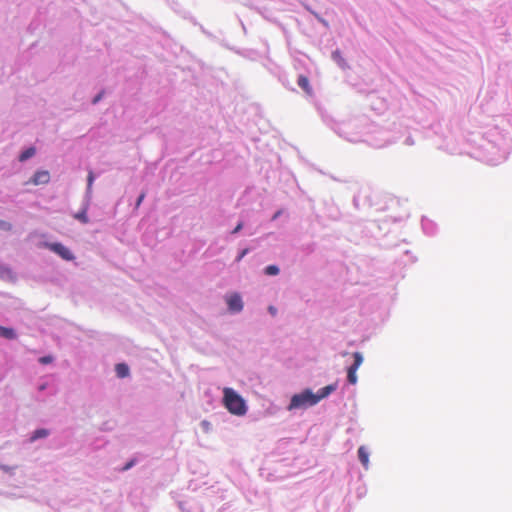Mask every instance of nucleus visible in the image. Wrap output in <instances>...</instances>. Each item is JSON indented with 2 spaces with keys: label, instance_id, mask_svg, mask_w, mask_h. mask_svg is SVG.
<instances>
[{
  "label": "nucleus",
  "instance_id": "1",
  "mask_svg": "<svg viewBox=\"0 0 512 512\" xmlns=\"http://www.w3.org/2000/svg\"><path fill=\"white\" fill-rule=\"evenodd\" d=\"M316 110L323 123L335 134L352 143L366 142L367 121L362 117H353L343 121H336L320 104H315Z\"/></svg>",
  "mask_w": 512,
  "mask_h": 512
},
{
  "label": "nucleus",
  "instance_id": "2",
  "mask_svg": "<svg viewBox=\"0 0 512 512\" xmlns=\"http://www.w3.org/2000/svg\"><path fill=\"white\" fill-rule=\"evenodd\" d=\"M222 403L231 414L236 416H244L248 411V406L244 398L230 387L223 389Z\"/></svg>",
  "mask_w": 512,
  "mask_h": 512
},
{
  "label": "nucleus",
  "instance_id": "3",
  "mask_svg": "<svg viewBox=\"0 0 512 512\" xmlns=\"http://www.w3.org/2000/svg\"><path fill=\"white\" fill-rule=\"evenodd\" d=\"M315 405H317L315 394L311 388L306 387L290 397L287 410H306Z\"/></svg>",
  "mask_w": 512,
  "mask_h": 512
},
{
  "label": "nucleus",
  "instance_id": "4",
  "mask_svg": "<svg viewBox=\"0 0 512 512\" xmlns=\"http://www.w3.org/2000/svg\"><path fill=\"white\" fill-rule=\"evenodd\" d=\"M38 247L48 249L64 261L69 262L75 259V255L71 249L59 241H41L39 242Z\"/></svg>",
  "mask_w": 512,
  "mask_h": 512
},
{
  "label": "nucleus",
  "instance_id": "5",
  "mask_svg": "<svg viewBox=\"0 0 512 512\" xmlns=\"http://www.w3.org/2000/svg\"><path fill=\"white\" fill-rule=\"evenodd\" d=\"M509 9L512 10V7L501 6L499 12L497 13L494 23L497 29L508 26L504 32H501L502 35L512 37V14L510 15Z\"/></svg>",
  "mask_w": 512,
  "mask_h": 512
},
{
  "label": "nucleus",
  "instance_id": "6",
  "mask_svg": "<svg viewBox=\"0 0 512 512\" xmlns=\"http://www.w3.org/2000/svg\"><path fill=\"white\" fill-rule=\"evenodd\" d=\"M226 305L231 314L240 313L244 307L242 296L238 292L228 295L226 297Z\"/></svg>",
  "mask_w": 512,
  "mask_h": 512
},
{
  "label": "nucleus",
  "instance_id": "7",
  "mask_svg": "<svg viewBox=\"0 0 512 512\" xmlns=\"http://www.w3.org/2000/svg\"><path fill=\"white\" fill-rule=\"evenodd\" d=\"M488 146L491 147L492 151V157L488 159V163L490 165H497L503 161H505L508 157V152L504 148H500L499 146L495 145L493 142H489Z\"/></svg>",
  "mask_w": 512,
  "mask_h": 512
},
{
  "label": "nucleus",
  "instance_id": "8",
  "mask_svg": "<svg viewBox=\"0 0 512 512\" xmlns=\"http://www.w3.org/2000/svg\"><path fill=\"white\" fill-rule=\"evenodd\" d=\"M362 192V207L366 208H373L375 207L376 210H384V207H378V202L376 201V198L378 195L371 191L370 189H364L360 190Z\"/></svg>",
  "mask_w": 512,
  "mask_h": 512
},
{
  "label": "nucleus",
  "instance_id": "9",
  "mask_svg": "<svg viewBox=\"0 0 512 512\" xmlns=\"http://www.w3.org/2000/svg\"><path fill=\"white\" fill-rule=\"evenodd\" d=\"M0 279L4 282L15 283L18 280L17 273L8 264H0Z\"/></svg>",
  "mask_w": 512,
  "mask_h": 512
},
{
  "label": "nucleus",
  "instance_id": "10",
  "mask_svg": "<svg viewBox=\"0 0 512 512\" xmlns=\"http://www.w3.org/2000/svg\"><path fill=\"white\" fill-rule=\"evenodd\" d=\"M50 181V173L48 170L39 169L35 171L32 177L28 180L27 184L35 186L47 184Z\"/></svg>",
  "mask_w": 512,
  "mask_h": 512
},
{
  "label": "nucleus",
  "instance_id": "11",
  "mask_svg": "<svg viewBox=\"0 0 512 512\" xmlns=\"http://www.w3.org/2000/svg\"><path fill=\"white\" fill-rule=\"evenodd\" d=\"M338 389V380H336L335 382L331 383V384H328L324 387H321L320 389H318L317 392H314L315 394V399H316V402L317 404L323 400V399H326L328 398L331 394H333L336 390Z\"/></svg>",
  "mask_w": 512,
  "mask_h": 512
},
{
  "label": "nucleus",
  "instance_id": "12",
  "mask_svg": "<svg viewBox=\"0 0 512 512\" xmlns=\"http://www.w3.org/2000/svg\"><path fill=\"white\" fill-rule=\"evenodd\" d=\"M37 153V148L34 145H28L21 148L18 153L17 160L20 163H25L33 158Z\"/></svg>",
  "mask_w": 512,
  "mask_h": 512
},
{
  "label": "nucleus",
  "instance_id": "13",
  "mask_svg": "<svg viewBox=\"0 0 512 512\" xmlns=\"http://www.w3.org/2000/svg\"><path fill=\"white\" fill-rule=\"evenodd\" d=\"M90 205V200L86 199L84 197V200L82 202L81 208L79 211L74 215V218L78 220L82 224H87L89 222L88 217V209Z\"/></svg>",
  "mask_w": 512,
  "mask_h": 512
},
{
  "label": "nucleus",
  "instance_id": "14",
  "mask_svg": "<svg viewBox=\"0 0 512 512\" xmlns=\"http://www.w3.org/2000/svg\"><path fill=\"white\" fill-rule=\"evenodd\" d=\"M51 431L44 427H38L35 430H33L27 439L28 443H34L41 439H46L48 436H50Z\"/></svg>",
  "mask_w": 512,
  "mask_h": 512
},
{
  "label": "nucleus",
  "instance_id": "15",
  "mask_svg": "<svg viewBox=\"0 0 512 512\" xmlns=\"http://www.w3.org/2000/svg\"><path fill=\"white\" fill-rule=\"evenodd\" d=\"M297 85L305 92L308 97L314 96L313 88L310 84L309 78L304 74H299L297 77Z\"/></svg>",
  "mask_w": 512,
  "mask_h": 512
},
{
  "label": "nucleus",
  "instance_id": "16",
  "mask_svg": "<svg viewBox=\"0 0 512 512\" xmlns=\"http://www.w3.org/2000/svg\"><path fill=\"white\" fill-rule=\"evenodd\" d=\"M331 59L343 71L349 70L351 68L339 49L332 51Z\"/></svg>",
  "mask_w": 512,
  "mask_h": 512
},
{
  "label": "nucleus",
  "instance_id": "17",
  "mask_svg": "<svg viewBox=\"0 0 512 512\" xmlns=\"http://www.w3.org/2000/svg\"><path fill=\"white\" fill-rule=\"evenodd\" d=\"M421 227L424 234H426L427 236H434L437 233L436 223L425 216H422Z\"/></svg>",
  "mask_w": 512,
  "mask_h": 512
},
{
  "label": "nucleus",
  "instance_id": "18",
  "mask_svg": "<svg viewBox=\"0 0 512 512\" xmlns=\"http://www.w3.org/2000/svg\"><path fill=\"white\" fill-rule=\"evenodd\" d=\"M114 371L119 379H125L130 376V367L126 362H118L114 366Z\"/></svg>",
  "mask_w": 512,
  "mask_h": 512
},
{
  "label": "nucleus",
  "instance_id": "19",
  "mask_svg": "<svg viewBox=\"0 0 512 512\" xmlns=\"http://www.w3.org/2000/svg\"><path fill=\"white\" fill-rule=\"evenodd\" d=\"M18 337V333L15 328L10 326L0 325V338L6 340H16Z\"/></svg>",
  "mask_w": 512,
  "mask_h": 512
},
{
  "label": "nucleus",
  "instance_id": "20",
  "mask_svg": "<svg viewBox=\"0 0 512 512\" xmlns=\"http://www.w3.org/2000/svg\"><path fill=\"white\" fill-rule=\"evenodd\" d=\"M357 456L359 462L362 464L365 470L369 469V456L370 453L365 446H360L357 450Z\"/></svg>",
  "mask_w": 512,
  "mask_h": 512
},
{
  "label": "nucleus",
  "instance_id": "21",
  "mask_svg": "<svg viewBox=\"0 0 512 512\" xmlns=\"http://www.w3.org/2000/svg\"><path fill=\"white\" fill-rule=\"evenodd\" d=\"M96 174L90 170L88 172V175H87V185H86V190H85V198L88 199V200H91V197H92V186H93V183L94 181L96 180Z\"/></svg>",
  "mask_w": 512,
  "mask_h": 512
},
{
  "label": "nucleus",
  "instance_id": "22",
  "mask_svg": "<svg viewBox=\"0 0 512 512\" xmlns=\"http://www.w3.org/2000/svg\"><path fill=\"white\" fill-rule=\"evenodd\" d=\"M256 248L255 245L246 246V247H240L237 251V255L234 259V263L238 264L240 263L245 256H247L250 252H252Z\"/></svg>",
  "mask_w": 512,
  "mask_h": 512
},
{
  "label": "nucleus",
  "instance_id": "23",
  "mask_svg": "<svg viewBox=\"0 0 512 512\" xmlns=\"http://www.w3.org/2000/svg\"><path fill=\"white\" fill-rule=\"evenodd\" d=\"M363 354L361 352H353L352 353V363L350 365H348L346 368H349V369H352V370H358V368L362 365L363 363Z\"/></svg>",
  "mask_w": 512,
  "mask_h": 512
},
{
  "label": "nucleus",
  "instance_id": "24",
  "mask_svg": "<svg viewBox=\"0 0 512 512\" xmlns=\"http://www.w3.org/2000/svg\"><path fill=\"white\" fill-rule=\"evenodd\" d=\"M280 267L277 264H269L265 266L262 273L268 277H274L280 274Z\"/></svg>",
  "mask_w": 512,
  "mask_h": 512
},
{
  "label": "nucleus",
  "instance_id": "25",
  "mask_svg": "<svg viewBox=\"0 0 512 512\" xmlns=\"http://www.w3.org/2000/svg\"><path fill=\"white\" fill-rule=\"evenodd\" d=\"M404 136L403 133H398L397 135H394L393 137L389 138V137H385L382 139V142L379 143V144H376L375 146L377 148H382V147H385L387 145H390L392 143H396L398 142L402 137Z\"/></svg>",
  "mask_w": 512,
  "mask_h": 512
},
{
  "label": "nucleus",
  "instance_id": "26",
  "mask_svg": "<svg viewBox=\"0 0 512 512\" xmlns=\"http://www.w3.org/2000/svg\"><path fill=\"white\" fill-rule=\"evenodd\" d=\"M307 11L312 14L316 20L326 29H330L329 22L324 19L319 13H317L315 10H313L310 6H306Z\"/></svg>",
  "mask_w": 512,
  "mask_h": 512
},
{
  "label": "nucleus",
  "instance_id": "27",
  "mask_svg": "<svg viewBox=\"0 0 512 512\" xmlns=\"http://www.w3.org/2000/svg\"><path fill=\"white\" fill-rule=\"evenodd\" d=\"M245 227V222L242 219H239L236 223L235 227L229 231L227 235V240L230 239V237H236Z\"/></svg>",
  "mask_w": 512,
  "mask_h": 512
},
{
  "label": "nucleus",
  "instance_id": "28",
  "mask_svg": "<svg viewBox=\"0 0 512 512\" xmlns=\"http://www.w3.org/2000/svg\"><path fill=\"white\" fill-rule=\"evenodd\" d=\"M356 372V370L346 368V383L348 385H355L357 383L358 377Z\"/></svg>",
  "mask_w": 512,
  "mask_h": 512
},
{
  "label": "nucleus",
  "instance_id": "29",
  "mask_svg": "<svg viewBox=\"0 0 512 512\" xmlns=\"http://www.w3.org/2000/svg\"><path fill=\"white\" fill-rule=\"evenodd\" d=\"M37 361L40 365H50L55 361V357L52 354H45L40 356Z\"/></svg>",
  "mask_w": 512,
  "mask_h": 512
},
{
  "label": "nucleus",
  "instance_id": "30",
  "mask_svg": "<svg viewBox=\"0 0 512 512\" xmlns=\"http://www.w3.org/2000/svg\"><path fill=\"white\" fill-rule=\"evenodd\" d=\"M137 463L138 459L136 457H132L124 463L123 467L121 468V471H128L132 469Z\"/></svg>",
  "mask_w": 512,
  "mask_h": 512
},
{
  "label": "nucleus",
  "instance_id": "31",
  "mask_svg": "<svg viewBox=\"0 0 512 512\" xmlns=\"http://www.w3.org/2000/svg\"><path fill=\"white\" fill-rule=\"evenodd\" d=\"M105 96V90L104 89H101L100 91H98L91 99V104L92 105H97L98 103H100L102 101V99L104 98Z\"/></svg>",
  "mask_w": 512,
  "mask_h": 512
},
{
  "label": "nucleus",
  "instance_id": "32",
  "mask_svg": "<svg viewBox=\"0 0 512 512\" xmlns=\"http://www.w3.org/2000/svg\"><path fill=\"white\" fill-rule=\"evenodd\" d=\"M69 512H90L89 503L84 502L70 509Z\"/></svg>",
  "mask_w": 512,
  "mask_h": 512
},
{
  "label": "nucleus",
  "instance_id": "33",
  "mask_svg": "<svg viewBox=\"0 0 512 512\" xmlns=\"http://www.w3.org/2000/svg\"><path fill=\"white\" fill-rule=\"evenodd\" d=\"M146 197V191L142 190L136 197L135 203H134V209H138L141 204L143 203L144 199Z\"/></svg>",
  "mask_w": 512,
  "mask_h": 512
},
{
  "label": "nucleus",
  "instance_id": "34",
  "mask_svg": "<svg viewBox=\"0 0 512 512\" xmlns=\"http://www.w3.org/2000/svg\"><path fill=\"white\" fill-rule=\"evenodd\" d=\"M279 81L289 90L291 91H295V89L293 87H290V84H289V81H288V77L285 73H281L279 75Z\"/></svg>",
  "mask_w": 512,
  "mask_h": 512
},
{
  "label": "nucleus",
  "instance_id": "35",
  "mask_svg": "<svg viewBox=\"0 0 512 512\" xmlns=\"http://www.w3.org/2000/svg\"><path fill=\"white\" fill-rule=\"evenodd\" d=\"M362 192L359 191L358 194L354 195L353 197V206L356 208V209H360L362 207Z\"/></svg>",
  "mask_w": 512,
  "mask_h": 512
},
{
  "label": "nucleus",
  "instance_id": "36",
  "mask_svg": "<svg viewBox=\"0 0 512 512\" xmlns=\"http://www.w3.org/2000/svg\"><path fill=\"white\" fill-rule=\"evenodd\" d=\"M12 224L6 220L0 219V230L4 232H9L12 230Z\"/></svg>",
  "mask_w": 512,
  "mask_h": 512
},
{
  "label": "nucleus",
  "instance_id": "37",
  "mask_svg": "<svg viewBox=\"0 0 512 512\" xmlns=\"http://www.w3.org/2000/svg\"><path fill=\"white\" fill-rule=\"evenodd\" d=\"M403 143L407 146L414 145V139L411 134L405 136Z\"/></svg>",
  "mask_w": 512,
  "mask_h": 512
},
{
  "label": "nucleus",
  "instance_id": "38",
  "mask_svg": "<svg viewBox=\"0 0 512 512\" xmlns=\"http://www.w3.org/2000/svg\"><path fill=\"white\" fill-rule=\"evenodd\" d=\"M200 425H201L203 431H205V432H208L211 428V424L207 420L201 421Z\"/></svg>",
  "mask_w": 512,
  "mask_h": 512
},
{
  "label": "nucleus",
  "instance_id": "39",
  "mask_svg": "<svg viewBox=\"0 0 512 512\" xmlns=\"http://www.w3.org/2000/svg\"><path fill=\"white\" fill-rule=\"evenodd\" d=\"M267 310H268V313L270 315H272V316H276L277 315L278 310H277V308L275 306L269 305Z\"/></svg>",
  "mask_w": 512,
  "mask_h": 512
},
{
  "label": "nucleus",
  "instance_id": "40",
  "mask_svg": "<svg viewBox=\"0 0 512 512\" xmlns=\"http://www.w3.org/2000/svg\"><path fill=\"white\" fill-rule=\"evenodd\" d=\"M199 28L204 35H206L209 38H214L213 34L206 30L202 25L199 24Z\"/></svg>",
  "mask_w": 512,
  "mask_h": 512
},
{
  "label": "nucleus",
  "instance_id": "41",
  "mask_svg": "<svg viewBox=\"0 0 512 512\" xmlns=\"http://www.w3.org/2000/svg\"><path fill=\"white\" fill-rule=\"evenodd\" d=\"M365 493H366V488L363 487V488H358L357 489V496H358V498L363 497L365 495Z\"/></svg>",
  "mask_w": 512,
  "mask_h": 512
},
{
  "label": "nucleus",
  "instance_id": "42",
  "mask_svg": "<svg viewBox=\"0 0 512 512\" xmlns=\"http://www.w3.org/2000/svg\"><path fill=\"white\" fill-rule=\"evenodd\" d=\"M178 507H179V509H180L182 512H188V511H186V509H185V502L179 501V502H178Z\"/></svg>",
  "mask_w": 512,
  "mask_h": 512
},
{
  "label": "nucleus",
  "instance_id": "43",
  "mask_svg": "<svg viewBox=\"0 0 512 512\" xmlns=\"http://www.w3.org/2000/svg\"><path fill=\"white\" fill-rule=\"evenodd\" d=\"M280 215H281V210H278V211H276V212L274 213V215H273L272 219H273V220H275V219H277Z\"/></svg>",
  "mask_w": 512,
  "mask_h": 512
},
{
  "label": "nucleus",
  "instance_id": "44",
  "mask_svg": "<svg viewBox=\"0 0 512 512\" xmlns=\"http://www.w3.org/2000/svg\"><path fill=\"white\" fill-rule=\"evenodd\" d=\"M307 250H308L309 252L313 251V247H312V245H308Z\"/></svg>",
  "mask_w": 512,
  "mask_h": 512
},
{
  "label": "nucleus",
  "instance_id": "45",
  "mask_svg": "<svg viewBox=\"0 0 512 512\" xmlns=\"http://www.w3.org/2000/svg\"><path fill=\"white\" fill-rule=\"evenodd\" d=\"M44 389H45V385H41L40 390H44Z\"/></svg>",
  "mask_w": 512,
  "mask_h": 512
}]
</instances>
